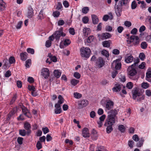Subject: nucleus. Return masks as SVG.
Segmentation results:
<instances>
[{
  "label": "nucleus",
  "mask_w": 151,
  "mask_h": 151,
  "mask_svg": "<svg viewBox=\"0 0 151 151\" xmlns=\"http://www.w3.org/2000/svg\"><path fill=\"white\" fill-rule=\"evenodd\" d=\"M101 104L104 106L106 104V108L108 110H110L113 107L114 102L109 98H104L101 101Z\"/></svg>",
  "instance_id": "obj_1"
},
{
  "label": "nucleus",
  "mask_w": 151,
  "mask_h": 151,
  "mask_svg": "<svg viewBox=\"0 0 151 151\" xmlns=\"http://www.w3.org/2000/svg\"><path fill=\"white\" fill-rule=\"evenodd\" d=\"M80 55L82 58H88L90 55L91 50L88 47H82L80 49Z\"/></svg>",
  "instance_id": "obj_2"
},
{
  "label": "nucleus",
  "mask_w": 151,
  "mask_h": 151,
  "mask_svg": "<svg viewBox=\"0 0 151 151\" xmlns=\"http://www.w3.org/2000/svg\"><path fill=\"white\" fill-rule=\"evenodd\" d=\"M53 34L57 40L60 39V36L64 37L66 35L63 32L62 27L60 28L58 30L55 32Z\"/></svg>",
  "instance_id": "obj_3"
},
{
  "label": "nucleus",
  "mask_w": 151,
  "mask_h": 151,
  "mask_svg": "<svg viewBox=\"0 0 151 151\" xmlns=\"http://www.w3.org/2000/svg\"><path fill=\"white\" fill-rule=\"evenodd\" d=\"M127 42L128 44L132 43L134 45H137L139 44V42L137 36L132 35L130 37L129 40H127Z\"/></svg>",
  "instance_id": "obj_4"
},
{
  "label": "nucleus",
  "mask_w": 151,
  "mask_h": 151,
  "mask_svg": "<svg viewBox=\"0 0 151 151\" xmlns=\"http://www.w3.org/2000/svg\"><path fill=\"white\" fill-rule=\"evenodd\" d=\"M133 65H132L129 66L128 67L127 70L129 77L131 79H134L133 78V76L136 74L137 71L135 69L132 68Z\"/></svg>",
  "instance_id": "obj_5"
},
{
  "label": "nucleus",
  "mask_w": 151,
  "mask_h": 151,
  "mask_svg": "<svg viewBox=\"0 0 151 151\" xmlns=\"http://www.w3.org/2000/svg\"><path fill=\"white\" fill-rule=\"evenodd\" d=\"M116 118L115 114H111L109 115L108 117L107 122L108 125H113L115 123Z\"/></svg>",
  "instance_id": "obj_6"
},
{
  "label": "nucleus",
  "mask_w": 151,
  "mask_h": 151,
  "mask_svg": "<svg viewBox=\"0 0 151 151\" xmlns=\"http://www.w3.org/2000/svg\"><path fill=\"white\" fill-rule=\"evenodd\" d=\"M41 75L45 78H47L50 75V72L49 69L46 68H42L41 71Z\"/></svg>",
  "instance_id": "obj_7"
},
{
  "label": "nucleus",
  "mask_w": 151,
  "mask_h": 151,
  "mask_svg": "<svg viewBox=\"0 0 151 151\" xmlns=\"http://www.w3.org/2000/svg\"><path fill=\"white\" fill-rule=\"evenodd\" d=\"M98 36L100 40H103L109 38L111 36V35L109 33L106 32L102 33L101 35H98Z\"/></svg>",
  "instance_id": "obj_8"
},
{
  "label": "nucleus",
  "mask_w": 151,
  "mask_h": 151,
  "mask_svg": "<svg viewBox=\"0 0 151 151\" xmlns=\"http://www.w3.org/2000/svg\"><path fill=\"white\" fill-rule=\"evenodd\" d=\"M88 104V101L86 100H82L79 101L78 103V108H82L86 106Z\"/></svg>",
  "instance_id": "obj_9"
},
{
  "label": "nucleus",
  "mask_w": 151,
  "mask_h": 151,
  "mask_svg": "<svg viewBox=\"0 0 151 151\" xmlns=\"http://www.w3.org/2000/svg\"><path fill=\"white\" fill-rule=\"evenodd\" d=\"M112 65L113 66H115V68L116 70L119 69L121 66V63L119 59L114 61L112 63Z\"/></svg>",
  "instance_id": "obj_10"
},
{
  "label": "nucleus",
  "mask_w": 151,
  "mask_h": 151,
  "mask_svg": "<svg viewBox=\"0 0 151 151\" xmlns=\"http://www.w3.org/2000/svg\"><path fill=\"white\" fill-rule=\"evenodd\" d=\"M24 127L26 130H27V134H29L31 132L30 130L31 127L30 124L28 122H25L24 124Z\"/></svg>",
  "instance_id": "obj_11"
},
{
  "label": "nucleus",
  "mask_w": 151,
  "mask_h": 151,
  "mask_svg": "<svg viewBox=\"0 0 151 151\" xmlns=\"http://www.w3.org/2000/svg\"><path fill=\"white\" fill-rule=\"evenodd\" d=\"M106 116L104 114L101 116L99 118V120L97 122V123L98 124V127H101L103 122H104Z\"/></svg>",
  "instance_id": "obj_12"
},
{
  "label": "nucleus",
  "mask_w": 151,
  "mask_h": 151,
  "mask_svg": "<svg viewBox=\"0 0 151 151\" xmlns=\"http://www.w3.org/2000/svg\"><path fill=\"white\" fill-rule=\"evenodd\" d=\"M122 7L118 6L116 5L115 7V10L116 15L118 17L121 16L122 12Z\"/></svg>",
  "instance_id": "obj_13"
},
{
  "label": "nucleus",
  "mask_w": 151,
  "mask_h": 151,
  "mask_svg": "<svg viewBox=\"0 0 151 151\" xmlns=\"http://www.w3.org/2000/svg\"><path fill=\"white\" fill-rule=\"evenodd\" d=\"M34 16L33 10L31 6H29L28 8V12L27 17L29 18H32Z\"/></svg>",
  "instance_id": "obj_14"
},
{
  "label": "nucleus",
  "mask_w": 151,
  "mask_h": 151,
  "mask_svg": "<svg viewBox=\"0 0 151 151\" xmlns=\"http://www.w3.org/2000/svg\"><path fill=\"white\" fill-rule=\"evenodd\" d=\"M82 135L84 137H90L88 129L87 128H85L82 130Z\"/></svg>",
  "instance_id": "obj_15"
},
{
  "label": "nucleus",
  "mask_w": 151,
  "mask_h": 151,
  "mask_svg": "<svg viewBox=\"0 0 151 151\" xmlns=\"http://www.w3.org/2000/svg\"><path fill=\"white\" fill-rule=\"evenodd\" d=\"M133 58L131 55H127L125 58V61L127 63H131L133 60Z\"/></svg>",
  "instance_id": "obj_16"
},
{
  "label": "nucleus",
  "mask_w": 151,
  "mask_h": 151,
  "mask_svg": "<svg viewBox=\"0 0 151 151\" xmlns=\"http://www.w3.org/2000/svg\"><path fill=\"white\" fill-rule=\"evenodd\" d=\"M146 79L149 82H151V70L150 69H148L146 73Z\"/></svg>",
  "instance_id": "obj_17"
},
{
  "label": "nucleus",
  "mask_w": 151,
  "mask_h": 151,
  "mask_svg": "<svg viewBox=\"0 0 151 151\" xmlns=\"http://www.w3.org/2000/svg\"><path fill=\"white\" fill-rule=\"evenodd\" d=\"M97 64L98 66L100 67H102L104 64V61L101 58H99L97 60Z\"/></svg>",
  "instance_id": "obj_18"
},
{
  "label": "nucleus",
  "mask_w": 151,
  "mask_h": 151,
  "mask_svg": "<svg viewBox=\"0 0 151 151\" xmlns=\"http://www.w3.org/2000/svg\"><path fill=\"white\" fill-rule=\"evenodd\" d=\"M121 88V86L119 84H117L115 85L112 90L114 92H117L120 90Z\"/></svg>",
  "instance_id": "obj_19"
},
{
  "label": "nucleus",
  "mask_w": 151,
  "mask_h": 151,
  "mask_svg": "<svg viewBox=\"0 0 151 151\" xmlns=\"http://www.w3.org/2000/svg\"><path fill=\"white\" fill-rule=\"evenodd\" d=\"M141 93L137 90H134L133 92V98L134 99H137Z\"/></svg>",
  "instance_id": "obj_20"
},
{
  "label": "nucleus",
  "mask_w": 151,
  "mask_h": 151,
  "mask_svg": "<svg viewBox=\"0 0 151 151\" xmlns=\"http://www.w3.org/2000/svg\"><path fill=\"white\" fill-rule=\"evenodd\" d=\"M27 53L25 52H21L20 54L21 60L22 61L25 60L27 58Z\"/></svg>",
  "instance_id": "obj_21"
},
{
  "label": "nucleus",
  "mask_w": 151,
  "mask_h": 151,
  "mask_svg": "<svg viewBox=\"0 0 151 151\" xmlns=\"http://www.w3.org/2000/svg\"><path fill=\"white\" fill-rule=\"evenodd\" d=\"M93 23L94 24H97L99 22V19L97 16L93 14L91 15Z\"/></svg>",
  "instance_id": "obj_22"
},
{
  "label": "nucleus",
  "mask_w": 151,
  "mask_h": 151,
  "mask_svg": "<svg viewBox=\"0 0 151 151\" xmlns=\"http://www.w3.org/2000/svg\"><path fill=\"white\" fill-rule=\"evenodd\" d=\"M55 113H60L62 111L60 106L58 104H55Z\"/></svg>",
  "instance_id": "obj_23"
},
{
  "label": "nucleus",
  "mask_w": 151,
  "mask_h": 151,
  "mask_svg": "<svg viewBox=\"0 0 151 151\" xmlns=\"http://www.w3.org/2000/svg\"><path fill=\"white\" fill-rule=\"evenodd\" d=\"M83 35L85 37H87L91 32L90 28L86 27L84 28L83 29Z\"/></svg>",
  "instance_id": "obj_24"
},
{
  "label": "nucleus",
  "mask_w": 151,
  "mask_h": 151,
  "mask_svg": "<svg viewBox=\"0 0 151 151\" xmlns=\"http://www.w3.org/2000/svg\"><path fill=\"white\" fill-rule=\"evenodd\" d=\"M58 98V103L56 104H58V105L60 106V105L64 102V99L61 95H59Z\"/></svg>",
  "instance_id": "obj_25"
},
{
  "label": "nucleus",
  "mask_w": 151,
  "mask_h": 151,
  "mask_svg": "<svg viewBox=\"0 0 151 151\" xmlns=\"http://www.w3.org/2000/svg\"><path fill=\"white\" fill-rule=\"evenodd\" d=\"M128 2L127 0H120L117 5L122 7L123 5H126Z\"/></svg>",
  "instance_id": "obj_26"
},
{
  "label": "nucleus",
  "mask_w": 151,
  "mask_h": 151,
  "mask_svg": "<svg viewBox=\"0 0 151 151\" xmlns=\"http://www.w3.org/2000/svg\"><path fill=\"white\" fill-rule=\"evenodd\" d=\"M5 4L3 0H0V10L1 11H3L5 9Z\"/></svg>",
  "instance_id": "obj_27"
},
{
  "label": "nucleus",
  "mask_w": 151,
  "mask_h": 151,
  "mask_svg": "<svg viewBox=\"0 0 151 151\" xmlns=\"http://www.w3.org/2000/svg\"><path fill=\"white\" fill-rule=\"evenodd\" d=\"M91 137L92 139L94 140H96L98 137V135L97 132L96 131H93L92 133Z\"/></svg>",
  "instance_id": "obj_28"
},
{
  "label": "nucleus",
  "mask_w": 151,
  "mask_h": 151,
  "mask_svg": "<svg viewBox=\"0 0 151 151\" xmlns=\"http://www.w3.org/2000/svg\"><path fill=\"white\" fill-rule=\"evenodd\" d=\"M110 41H105L103 42H102V44L104 47H109L110 46Z\"/></svg>",
  "instance_id": "obj_29"
},
{
  "label": "nucleus",
  "mask_w": 151,
  "mask_h": 151,
  "mask_svg": "<svg viewBox=\"0 0 151 151\" xmlns=\"http://www.w3.org/2000/svg\"><path fill=\"white\" fill-rule=\"evenodd\" d=\"M54 75L55 77L58 78L60 76L61 73L58 70H55L54 71Z\"/></svg>",
  "instance_id": "obj_30"
},
{
  "label": "nucleus",
  "mask_w": 151,
  "mask_h": 151,
  "mask_svg": "<svg viewBox=\"0 0 151 151\" xmlns=\"http://www.w3.org/2000/svg\"><path fill=\"white\" fill-rule=\"evenodd\" d=\"M79 82V81L75 79H72L70 81L71 85L73 86L76 85Z\"/></svg>",
  "instance_id": "obj_31"
},
{
  "label": "nucleus",
  "mask_w": 151,
  "mask_h": 151,
  "mask_svg": "<svg viewBox=\"0 0 151 151\" xmlns=\"http://www.w3.org/2000/svg\"><path fill=\"white\" fill-rule=\"evenodd\" d=\"M43 12V10H41L37 17L38 19L41 20L44 18V16L42 13Z\"/></svg>",
  "instance_id": "obj_32"
},
{
  "label": "nucleus",
  "mask_w": 151,
  "mask_h": 151,
  "mask_svg": "<svg viewBox=\"0 0 151 151\" xmlns=\"http://www.w3.org/2000/svg\"><path fill=\"white\" fill-rule=\"evenodd\" d=\"M118 129L122 132H124L125 129V127L123 125H121L118 126Z\"/></svg>",
  "instance_id": "obj_33"
},
{
  "label": "nucleus",
  "mask_w": 151,
  "mask_h": 151,
  "mask_svg": "<svg viewBox=\"0 0 151 151\" xmlns=\"http://www.w3.org/2000/svg\"><path fill=\"white\" fill-rule=\"evenodd\" d=\"M20 109L22 110L23 113H28L29 112L28 110L24 106H22V108H20Z\"/></svg>",
  "instance_id": "obj_34"
},
{
  "label": "nucleus",
  "mask_w": 151,
  "mask_h": 151,
  "mask_svg": "<svg viewBox=\"0 0 151 151\" xmlns=\"http://www.w3.org/2000/svg\"><path fill=\"white\" fill-rule=\"evenodd\" d=\"M74 97L76 99H80L82 97V95L77 92H75L73 93Z\"/></svg>",
  "instance_id": "obj_35"
},
{
  "label": "nucleus",
  "mask_w": 151,
  "mask_h": 151,
  "mask_svg": "<svg viewBox=\"0 0 151 151\" xmlns=\"http://www.w3.org/2000/svg\"><path fill=\"white\" fill-rule=\"evenodd\" d=\"M3 61L4 63V68L6 69L7 67H9V66L10 64L9 63L7 59L4 60Z\"/></svg>",
  "instance_id": "obj_36"
},
{
  "label": "nucleus",
  "mask_w": 151,
  "mask_h": 151,
  "mask_svg": "<svg viewBox=\"0 0 151 151\" xmlns=\"http://www.w3.org/2000/svg\"><path fill=\"white\" fill-rule=\"evenodd\" d=\"M101 54L106 57H108L109 56V53L108 52L105 50H103L102 51Z\"/></svg>",
  "instance_id": "obj_37"
},
{
  "label": "nucleus",
  "mask_w": 151,
  "mask_h": 151,
  "mask_svg": "<svg viewBox=\"0 0 151 151\" xmlns=\"http://www.w3.org/2000/svg\"><path fill=\"white\" fill-rule=\"evenodd\" d=\"M133 83L130 82L128 83L126 85V87L129 89H131L133 87Z\"/></svg>",
  "instance_id": "obj_38"
},
{
  "label": "nucleus",
  "mask_w": 151,
  "mask_h": 151,
  "mask_svg": "<svg viewBox=\"0 0 151 151\" xmlns=\"http://www.w3.org/2000/svg\"><path fill=\"white\" fill-rule=\"evenodd\" d=\"M31 64V60L30 59H28L25 62V66L27 68H29Z\"/></svg>",
  "instance_id": "obj_39"
},
{
  "label": "nucleus",
  "mask_w": 151,
  "mask_h": 151,
  "mask_svg": "<svg viewBox=\"0 0 151 151\" xmlns=\"http://www.w3.org/2000/svg\"><path fill=\"white\" fill-rule=\"evenodd\" d=\"M141 86L142 88L146 89L149 87V85L147 83L144 82L141 84Z\"/></svg>",
  "instance_id": "obj_40"
},
{
  "label": "nucleus",
  "mask_w": 151,
  "mask_h": 151,
  "mask_svg": "<svg viewBox=\"0 0 151 151\" xmlns=\"http://www.w3.org/2000/svg\"><path fill=\"white\" fill-rule=\"evenodd\" d=\"M112 125H109L106 128V132L108 133H109L112 131L113 129L112 126Z\"/></svg>",
  "instance_id": "obj_41"
},
{
  "label": "nucleus",
  "mask_w": 151,
  "mask_h": 151,
  "mask_svg": "<svg viewBox=\"0 0 151 151\" xmlns=\"http://www.w3.org/2000/svg\"><path fill=\"white\" fill-rule=\"evenodd\" d=\"M27 132L26 133V131L24 129L20 130H19V134L23 136H24L26 135Z\"/></svg>",
  "instance_id": "obj_42"
},
{
  "label": "nucleus",
  "mask_w": 151,
  "mask_h": 151,
  "mask_svg": "<svg viewBox=\"0 0 151 151\" xmlns=\"http://www.w3.org/2000/svg\"><path fill=\"white\" fill-rule=\"evenodd\" d=\"M137 6V4L135 1H134L132 2L131 4V8L132 9H135Z\"/></svg>",
  "instance_id": "obj_43"
},
{
  "label": "nucleus",
  "mask_w": 151,
  "mask_h": 151,
  "mask_svg": "<svg viewBox=\"0 0 151 151\" xmlns=\"http://www.w3.org/2000/svg\"><path fill=\"white\" fill-rule=\"evenodd\" d=\"M145 99V96L142 95L141 94L139 96L137 99V101H141Z\"/></svg>",
  "instance_id": "obj_44"
},
{
  "label": "nucleus",
  "mask_w": 151,
  "mask_h": 151,
  "mask_svg": "<svg viewBox=\"0 0 151 151\" xmlns=\"http://www.w3.org/2000/svg\"><path fill=\"white\" fill-rule=\"evenodd\" d=\"M147 43L145 42H142L141 44V47L143 49H146L147 47Z\"/></svg>",
  "instance_id": "obj_45"
},
{
  "label": "nucleus",
  "mask_w": 151,
  "mask_h": 151,
  "mask_svg": "<svg viewBox=\"0 0 151 151\" xmlns=\"http://www.w3.org/2000/svg\"><path fill=\"white\" fill-rule=\"evenodd\" d=\"M21 111V109H20V108H18L17 107H15L13 108L12 110V113H19L20 112V111Z\"/></svg>",
  "instance_id": "obj_46"
},
{
  "label": "nucleus",
  "mask_w": 151,
  "mask_h": 151,
  "mask_svg": "<svg viewBox=\"0 0 151 151\" xmlns=\"http://www.w3.org/2000/svg\"><path fill=\"white\" fill-rule=\"evenodd\" d=\"M23 140V138L22 137H19L17 139V142L19 145H21L22 144Z\"/></svg>",
  "instance_id": "obj_47"
},
{
  "label": "nucleus",
  "mask_w": 151,
  "mask_h": 151,
  "mask_svg": "<svg viewBox=\"0 0 151 151\" xmlns=\"http://www.w3.org/2000/svg\"><path fill=\"white\" fill-rule=\"evenodd\" d=\"M70 42H71L69 39H66L64 41L63 44L64 45L68 46L70 44Z\"/></svg>",
  "instance_id": "obj_48"
},
{
  "label": "nucleus",
  "mask_w": 151,
  "mask_h": 151,
  "mask_svg": "<svg viewBox=\"0 0 151 151\" xmlns=\"http://www.w3.org/2000/svg\"><path fill=\"white\" fill-rule=\"evenodd\" d=\"M27 51L28 53L32 54H33L34 53L35 50L33 49L29 48L27 49Z\"/></svg>",
  "instance_id": "obj_49"
},
{
  "label": "nucleus",
  "mask_w": 151,
  "mask_h": 151,
  "mask_svg": "<svg viewBox=\"0 0 151 151\" xmlns=\"http://www.w3.org/2000/svg\"><path fill=\"white\" fill-rule=\"evenodd\" d=\"M60 14V12L58 11H56L53 13L52 15L54 17H58Z\"/></svg>",
  "instance_id": "obj_50"
},
{
  "label": "nucleus",
  "mask_w": 151,
  "mask_h": 151,
  "mask_svg": "<svg viewBox=\"0 0 151 151\" xmlns=\"http://www.w3.org/2000/svg\"><path fill=\"white\" fill-rule=\"evenodd\" d=\"M89 10L88 7H85L82 9V12L84 14H86Z\"/></svg>",
  "instance_id": "obj_51"
},
{
  "label": "nucleus",
  "mask_w": 151,
  "mask_h": 151,
  "mask_svg": "<svg viewBox=\"0 0 151 151\" xmlns=\"http://www.w3.org/2000/svg\"><path fill=\"white\" fill-rule=\"evenodd\" d=\"M139 58L141 60H143L145 58V55L143 52L140 53L139 55Z\"/></svg>",
  "instance_id": "obj_52"
},
{
  "label": "nucleus",
  "mask_w": 151,
  "mask_h": 151,
  "mask_svg": "<svg viewBox=\"0 0 151 151\" xmlns=\"http://www.w3.org/2000/svg\"><path fill=\"white\" fill-rule=\"evenodd\" d=\"M134 144V142L133 140H129L128 142V145L131 148L133 147V145Z\"/></svg>",
  "instance_id": "obj_53"
},
{
  "label": "nucleus",
  "mask_w": 151,
  "mask_h": 151,
  "mask_svg": "<svg viewBox=\"0 0 151 151\" xmlns=\"http://www.w3.org/2000/svg\"><path fill=\"white\" fill-rule=\"evenodd\" d=\"M63 54L66 56H68L70 54V52L69 50L66 49H64L63 50Z\"/></svg>",
  "instance_id": "obj_54"
},
{
  "label": "nucleus",
  "mask_w": 151,
  "mask_h": 151,
  "mask_svg": "<svg viewBox=\"0 0 151 151\" xmlns=\"http://www.w3.org/2000/svg\"><path fill=\"white\" fill-rule=\"evenodd\" d=\"M63 7L62 4L60 2L58 3L56 7V9L57 10H59L60 9Z\"/></svg>",
  "instance_id": "obj_55"
},
{
  "label": "nucleus",
  "mask_w": 151,
  "mask_h": 151,
  "mask_svg": "<svg viewBox=\"0 0 151 151\" xmlns=\"http://www.w3.org/2000/svg\"><path fill=\"white\" fill-rule=\"evenodd\" d=\"M25 115L23 114H21L17 118L18 120H23L25 119Z\"/></svg>",
  "instance_id": "obj_56"
},
{
  "label": "nucleus",
  "mask_w": 151,
  "mask_h": 151,
  "mask_svg": "<svg viewBox=\"0 0 151 151\" xmlns=\"http://www.w3.org/2000/svg\"><path fill=\"white\" fill-rule=\"evenodd\" d=\"M133 139L136 142H137L139 140V138L137 134H134L132 137Z\"/></svg>",
  "instance_id": "obj_57"
},
{
  "label": "nucleus",
  "mask_w": 151,
  "mask_h": 151,
  "mask_svg": "<svg viewBox=\"0 0 151 151\" xmlns=\"http://www.w3.org/2000/svg\"><path fill=\"white\" fill-rule=\"evenodd\" d=\"M145 62H143L140 65H139L138 67L140 69H143L145 67Z\"/></svg>",
  "instance_id": "obj_58"
},
{
  "label": "nucleus",
  "mask_w": 151,
  "mask_h": 151,
  "mask_svg": "<svg viewBox=\"0 0 151 151\" xmlns=\"http://www.w3.org/2000/svg\"><path fill=\"white\" fill-rule=\"evenodd\" d=\"M9 62L10 64H12L15 62L14 58L13 57H11L9 58Z\"/></svg>",
  "instance_id": "obj_59"
},
{
  "label": "nucleus",
  "mask_w": 151,
  "mask_h": 151,
  "mask_svg": "<svg viewBox=\"0 0 151 151\" xmlns=\"http://www.w3.org/2000/svg\"><path fill=\"white\" fill-rule=\"evenodd\" d=\"M36 147L38 150H39L42 148V144L40 141L37 142L36 144Z\"/></svg>",
  "instance_id": "obj_60"
},
{
  "label": "nucleus",
  "mask_w": 151,
  "mask_h": 151,
  "mask_svg": "<svg viewBox=\"0 0 151 151\" xmlns=\"http://www.w3.org/2000/svg\"><path fill=\"white\" fill-rule=\"evenodd\" d=\"M51 42L47 40L45 42V46L47 47H49L51 46Z\"/></svg>",
  "instance_id": "obj_61"
},
{
  "label": "nucleus",
  "mask_w": 151,
  "mask_h": 151,
  "mask_svg": "<svg viewBox=\"0 0 151 151\" xmlns=\"http://www.w3.org/2000/svg\"><path fill=\"white\" fill-rule=\"evenodd\" d=\"M88 18L87 17H83L82 19L83 22L84 23H87L88 21Z\"/></svg>",
  "instance_id": "obj_62"
},
{
  "label": "nucleus",
  "mask_w": 151,
  "mask_h": 151,
  "mask_svg": "<svg viewBox=\"0 0 151 151\" xmlns=\"http://www.w3.org/2000/svg\"><path fill=\"white\" fill-rule=\"evenodd\" d=\"M42 130L44 134H46L49 132V130L48 128L47 127L42 128Z\"/></svg>",
  "instance_id": "obj_63"
},
{
  "label": "nucleus",
  "mask_w": 151,
  "mask_h": 151,
  "mask_svg": "<svg viewBox=\"0 0 151 151\" xmlns=\"http://www.w3.org/2000/svg\"><path fill=\"white\" fill-rule=\"evenodd\" d=\"M119 78L121 81L122 82H124L126 81V78L124 76L121 75L119 76Z\"/></svg>",
  "instance_id": "obj_64"
}]
</instances>
